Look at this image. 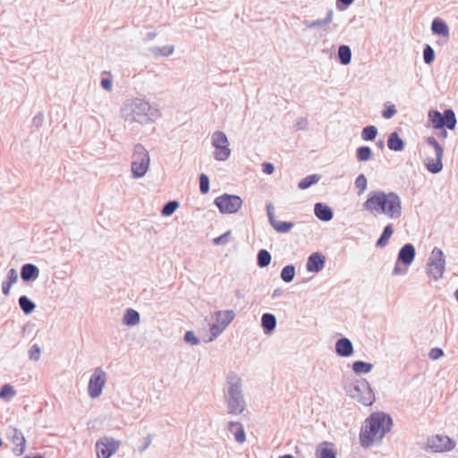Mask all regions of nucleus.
Wrapping results in <instances>:
<instances>
[{
  "instance_id": "nucleus-1",
  "label": "nucleus",
  "mask_w": 458,
  "mask_h": 458,
  "mask_svg": "<svg viewBox=\"0 0 458 458\" xmlns=\"http://www.w3.org/2000/svg\"><path fill=\"white\" fill-rule=\"evenodd\" d=\"M122 117L128 126L144 125L154 123L161 116L159 109L144 98H132L124 102L121 110Z\"/></svg>"
},
{
  "instance_id": "nucleus-2",
  "label": "nucleus",
  "mask_w": 458,
  "mask_h": 458,
  "mask_svg": "<svg viewBox=\"0 0 458 458\" xmlns=\"http://www.w3.org/2000/svg\"><path fill=\"white\" fill-rule=\"evenodd\" d=\"M363 208L371 213L384 214L391 219H397L402 216V201L394 192L370 191Z\"/></svg>"
},
{
  "instance_id": "nucleus-3",
  "label": "nucleus",
  "mask_w": 458,
  "mask_h": 458,
  "mask_svg": "<svg viewBox=\"0 0 458 458\" xmlns=\"http://www.w3.org/2000/svg\"><path fill=\"white\" fill-rule=\"evenodd\" d=\"M393 426L392 418L384 412H374L365 420L360 432V443L369 448L376 440H381Z\"/></svg>"
},
{
  "instance_id": "nucleus-4",
  "label": "nucleus",
  "mask_w": 458,
  "mask_h": 458,
  "mask_svg": "<svg viewBox=\"0 0 458 458\" xmlns=\"http://www.w3.org/2000/svg\"><path fill=\"white\" fill-rule=\"evenodd\" d=\"M224 400L228 414L240 415L246 409L242 377L235 372H229L224 387Z\"/></svg>"
},
{
  "instance_id": "nucleus-5",
  "label": "nucleus",
  "mask_w": 458,
  "mask_h": 458,
  "mask_svg": "<svg viewBox=\"0 0 458 458\" xmlns=\"http://www.w3.org/2000/svg\"><path fill=\"white\" fill-rule=\"evenodd\" d=\"M150 157L148 151L141 144H136L131 155V171L132 178H142L149 169Z\"/></svg>"
},
{
  "instance_id": "nucleus-6",
  "label": "nucleus",
  "mask_w": 458,
  "mask_h": 458,
  "mask_svg": "<svg viewBox=\"0 0 458 458\" xmlns=\"http://www.w3.org/2000/svg\"><path fill=\"white\" fill-rule=\"evenodd\" d=\"M348 394L365 406H370L375 402V394L366 379L357 380L347 389Z\"/></svg>"
},
{
  "instance_id": "nucleus-7",
  "label": "nucleus",
  "mask_w": 458,
  "mask_h": 458,
  "mask_svg": "<svg viewBox=\"0 0 458 458\" xmlns=\"http://www.w3.org/2000/svg\"><path fill=\"white\" fill-rule=\"evenodd\" d=\"M428 276L434 280H438L442 277L445 269V259L444 252L441 249L435 247L428 259Z\"/></svg>"
},
{
  "instance_id": "nucleus-8",
  "label": "nucleus",
  "mask_w": 458,
  "mask_h": 458,
  "mask_svg": "<svg viewBox=\"0 0 458 458\" xmlns=\"http://www.w3.org/2000/svg\"><path fill=\"white\" fill-rule=\"evenodd\" d=\"M428 116L435 129L446 127L449 130H454L457 123L455 114L452 109H445L443 114L437 110H430Z\"/></svg>"
},
{
  "instance_id": "nucleus-9",
  "label": "nucleus",
  "mask_w": 458,
  "mask_h": 458,
  "mask_svg": "<svg viewBox=\"0 0 458 458\" xmlns=\"http://www.w3.org/2000/svg\"><path fill=\"white\" fill-rule=\"evenodd\" d=\"M211 144L215 148L214 158L217 161H225L231 155L229 140L224 131H216L211 135Z\"/></svg>"
},
{
  "instance_id": "nucleus-10",
  "label": "nucleus",
  "mask_w": 458,
  "mask_h": 458,
  "mask_svg": "<svg viewBox=\"0 0 458 458\" xmlns=\"http://www.w3.org/2000/svg\"><path fill=\"white\" fill-rule=\"evenodd\" d=\"M214 203L222 214H235L242 208L243 201L238 195L225 193L216 197Z\"/></svg>"
},
{
  "instance_id": "nucleus-11",
  "label": "nucleus",
  "mask_w": 458,
  "mask_h": 458,
  "mask_svg": "<svg viewBox=\"0 0 458 458\" xmlns=\"http://www.w3.org/2000/svg\"><path fill=\"white\" fill-rule=\"evenodd\" d=\"M216 323L210 325L209 331L211 334L208 342L215 340L220 335L227 326L233 320L235 314L233 310H220L213 314Z\"/></svg>"
},
{
  "instance_id": "nucleus-12",
  "label": "nucleus",
  "mask_w": 458,
  "mask_h": 458,
  "mask_svg": "<svg viewBox=\"0 0 458 458\" xmlns=\"http://www.w3.org/2000/svg\"><path fill=\"white\" fill-rule=\"evenodd\" d=\"M427 143L434 148L435 158L428 157L425 165L428 172L432 174H437L443 169L442 157L444 149L434 137H428Z\"/></svg>"
},
{
  "instance_id": "nucleus-13",
  "label": "nucleus",
  "mask_w": 458,
  "mask_h": 458,
  "mask_svg": "<svg viewBox=\"0 0 458 458\" xmlns=\"http://www.w3.org/2000/svg\"><path fill=\"white\" fill-rule=\"evenodd\" d=\"M106 383V373L98 367L94 369L89 382L88 394L90 398L99 397Z\"/></svg>"
},
{
  "instance_id": "nucleus-14",
  "label": "nucleus",
  "mask_w": 458,
  "mask_h": 458,
  "mask_svg": "<svg viewBox=\"0 0 458 458\" xmlns=\"http://www.w3.org/2000/svg\"><path fill=\"white\" fill-rule=\"evenodd\" d=\"M121 442L114 437H100L96 443V453L98 458H110L118 451Z\"/></svg>"
},
{
  "instance_id": "nucleus-15",
  "label": "nucleus",
  "mask_w": 458,
  "mask_h": 458,
  "mask_svg": "<svg viewBox=\"0 0 458 458\" xmlns=\"http://www.w3.org/2000/svg\"><path fill=\"white\" fill-rule=\"evenodd\" d=\"M455 442L447 436L436 435L428 438L427 449L433 453L447 452L454 449Z\"/></svg>"
},
{
  "instance_id": "nucleus-16",
  "label": "nucleus",
  "mask_w": 458,
  "mask_h": 458,
  "mask_svg": "<svg viewBox=\"0 0 458 458\" xmlns=\"http://www.w3.org/2000/svg\"><path fill=\"white\" fill-rule=\"evenodd\" d=\"M415 254V247L411 243H406L400 249L397 260L404 266H410L414 260Z\"/></svg>"
},
{
  "instance_id": "nucleus-17",
  "label": "nucleus",
  "mask_w": 458,
  "mask_h": 458,
  "mask_svg": "<svg viewBox=\"0 0 458 458\" xmlns=\"http://www.w3.org/2000/svg\"><path fill=\"white\" fill-rule=\"evenodd\" d=\"M10 437L13 444L15 445L13 452L18 456L21 455L25 451L26 443L23 434L17 428H12L10 431Z\"/></svg>"
},
{
  "instance_id": "nucleus-18",
  "label": "nucleus",
  "mask_w": 458,
  "mask_h": 458,
  "mask_svg": "<svg viewBox=\"0 0 458 458\" xmlns=\"http://www.w3.org/2000/svg\"><path fill=\"white\" fill-rule=\"evenodd\" d=\"M335 352L341 357H349L353 352V345L350 339L342 337L335 343Z\"/></svg>"
},
{
  "instance_id": "nucleus-19",
  "label": "nucleus",
  "mask_w": 458,
  "mask_h": 458,
  "mask_svg": "<svg viewBox=\"0 0 458 458\" xmlns=\"http://www.w3.org/2000/svg\"><path fill=\"white\" fill-rule=\"evenodd\" d=\"M337 452L334 444L322 442L317 446V458H336Z\"/></svg>"
},
{
  "instance_id": "nucleus-20",
  "label": "nucleus",
  "mask_w": 458,
  "mask_h": 458,
  "mask_svg": "<svg viewBox=\"0 0 458 458\" xmlns=\"http://www.w3.org/2000/svg\"><path fill=\"white\" fill-rule=\"evenodd\" d=\"M315 271V253L310 255L308 261L303 268L299 267L298 275L303 282H307L312 279V276L310 275Z\"/></svg>"
},
{
  "instance_id": "nucleus-21",
  "label": "nucleus",
  "mask_w": 458,
  "mask_h": 458,
  "mask_svg": "<svg viewBox=\"0 0 458 458\" xmlns=\"http://www.w3.org/2000/svg\"><path fill=\"white\" fill-rule=\"evenodd\" d=\"M39 276V269L37 266L28 263L21 267V276L23 281L35 280Z\"/></svg>"
},
{
  "instance_id": "nucleus-22",
  "label": "nucleus",
  "mask_w": 458,
  "mask_h": 458,
  "mask_svg": "<svg viewBox=\"0 0 458 458\" xmlns=\"http://www.w3.org/2000/svg\"><path fill=\"white\" fill-rule=\"evenodd\" d=\"M228 430L233 434L234 439L239 444H242L246 440L243 426L240 422L231 421L228 424Z\"/></svg>"
},
{
  "instance_id": "nucleus-23",
  "label": "nucleus",
  "mask_w": 458,
  "mask_h": 458,
  "mask_svg": "<svg viewBox=\"0 0 458 458\" xmlns=\"http://www.w3.org/2000/svg\"><path fill=\"white\" fill-rule=\"evenodd\" d=\"M334 213L333 209L322 203V202H317V218L323 221V222H328L333 219Z\"/></svg>"
},
{
  "instance_id": "nucleus-24",
  "label": "nucleus",
  "mask_w": 458,
  "mask_h": 458,
  "mask_svg": "<svg viewBox=\"0 0 458 458\" xmlns=\"http://www.w3.org/2000/svg\"><path fill=\"white\" fill-rule=\"evenodd\" d=\"M18 281V273L14 268L8 271L7 280L2 284V292L4 295L8 296L12 286Z\"/></svg>"
},
{
  "instance_id": "nucleus-25",
  "label": "nucleus",
  "mask_w": 458,
  "mask_h": 458,
  "mask_svg": "<svg viewBox=\"0 0 458 458\" xmlns=\"http://www.w3.org/2000/svg\"><path fill=\"white\" fill-rule=\"evenodd\" d=\"M140 313L133 309H127L123 317V324L129 327L136 326L140 323Z\"/></svg>"
},
{
  "instance_id": "nucleus-26",
  "label": "nucleus",
  "mask_w": 458,
  "mask_h": 458,
  "mask_svg": "<svg viewBox=\"0 0 458 458\" xmlns=\"http://www.w3.org/2000/svg\"><path fill=\"white\" fill-rule=\"evenodd\" d=\"M261 327L266 334H270L276 327V318L271 313H265L261 317Z\"/></svg>"
},
{
  "instance_id": "nucleus-27",
  "label": "nucleus",
  "mask_w": 458,
  "mask_h": 458,
  "mask_svg": "<svg viewBox=\"0 0 458 458\" xmlns=\"http://www.w3.org/2000/svg\"><path fill=\"white\" fill-rule=\"evenodd\" d=\"M431 30L433 34L438 36H448L449 28L445 21L441 20L440 18H435L431 24Z\"/></svg>"
},
{
  "instance_id": "nucleus-28",
  "label": "nucleus",
  "mask_w": 458,
  "mask_h": 458,
  "mask_svg": "<svg viewBox=\"0 0 458 458\" xmlns=\"http://www.w3.org/2000/svg\"><path fill=\"white\" fill-rule=\"evenodd\" d=\"M387 147L394 151H402L404 148V142L396 131L389 134Z\"/></svg>"
},
{
  "instance_id": "nucleus-29",
  "label": "nucleus",
  "mask_w": 458,
  "mask_h": 458,
  "mask_svg": "<svg viewBox=\"0 0 458 458\" xmlns=\"http://www.w3.org/2000/svg\"><path fill=\"white\" fill-rule=\"evenodd\" d=\"M149 52L155 57L159 56H169L174 52V47L173 45H167L164 47H150Z\"/></svg>"
},
{
  "instance_id": "nucleus-30",
  "label": "nucleus",
  "mask_w": 458,
  "mask_h": 458,
  "mask_svg": "<svg viewBox=\"0 0 458 458\" xmlns=\"http://www.w3.org/2000/svg\"><path fill=\"white\" fill-rule=\"evenodd\" d=\"M337 55L343 65H347L352 61V50L347 45H341L338 47Z\"/></svg>"
},
{
  "instance_id": "nucleus-31",
  "label": "nucleus",
  "mask_w": 458,
  "mask_h": 458,
  "mask_svg": "<svg viewBox=\"0 0 458 458\" xmlns=\"http://www.w3.org/2000/svg\"><path fill=\"white\" fill-rule=\"evenodd\" d=\"M394 233V229L392 225H387L385 226L380 237L377 239L376 242V246L377 248H384L387 245L389 239Z\"/></svg>"
},
{
  "instance_id": "nucleus-32",
  "label": "nucleus",
  "mask_w": 458,
  "mask_h": 458,
  "mask_svg": "<svg viewBox=\"0 0 458 458\" xmlns=\"http://www.w3.org/2000/svg\"><path fill=\"white\" fill-rule=\"evenodd\" d=\"M373 365L371 363L356 360L352 363V369L356 374L369 373L371 371Z\"/></svg>"
},
{
  "instance_id": "nucleus-33",
  "label": "nucleus",
  "mask_w": 458,
  "mask_h": 458,
  "mask_svg": "<svg viewBox=\"0 0 458 458\" xmlns=\"http://www.w3.org/2000/svg\"><path fill=\"white\" fill-rule=\"evenodd\" d=\"M372 157V150L368 146H361L356 149V157L360 162H366Z\"/></svg>"
},
{
  "instance_id": "nucleus-34",
  "label": "nucleus",
  "mask_w": 458,
  "mask_h": 458,
  "mask_svg": "<svg viewBox=\"0 0 458 458\" xmlns=\"http://www.w3.org/2000/svg\"><path fill=\"white\" fill-rule=\"evenodd\" d=\"M19 305L25 314H30L36 306L27 296L23 295L19 298Z\"/></svg>"
},
{
  "instance_id": "nucleus-35",
  "label": "nucleus",
  "mask_w": 458,
  "mask_h": 458,
  "mask_svg": "<svg viewBox=\"0 0 458 458\" xmlns=\"http://www.w3.org/2000/svg\"><path fill=\"white\" fill-rule=\"evenodd\" d=\"M271 262V255L267 250H260L257 256V263L260 267H267Z\"/></svg>"
},
{
  "instance_id": "nucleus-36",
  "label": "nucleus",
  "mask_w": 458,
  "mask_h": 458,
  "mask_svg": "<svg viewBox=\"0 0 458 458\" xmlns=\"http://www.w3.org/2000/svg\"><path fill=\"white\" fill-rule=\"evenodd\" d=\"M17 394V392L14 390L13 386L10 384H5L0 389V399L9 401L11 398L14 397Z\"/></svg>"
},
{
  "instance_id": "nucleus-37",
  "label": "nucleus",
  "mask_w": 458,
  "mask_h": 458,
  "mask_svg": "<svg viewBox=\"0 0 458 458\" xmlns=\"http://www.w3.org/2000/svg\"><path fill=\"white\" fill-rule=\"evenodd\" d=\"M281 278L285 283H290L295 276V267L293 265L285 266L281 271Z\"/></svg>"
},
{
  "instance_id": "nucleus-38",
  "label": "nucleus",
  "mask_w": 458,
  "mask_h": 458,
  "mask_svg": "<svg viewBox=\"0 0 458 458\" xmlns=\"http://www.w3.org/2000/svg\"><path fill=\"white\" fill-rule=\"evenodd\" d=\"M377 134V129L374 125H368L363 128L361 137L364 140H373Z\"/></svg>"
},
{
  "instance_id": "nucleus-39",
  "label": "nucleus",
  "mask_w": 458,
  "mask_h": 458,
  "mask_svg": "<svg viewBox=\"0 0 458 458\" xmlns=\"http://www.w3.org/2000/svg\"><path fill=\"white\" fill-rule=\"evenodd\" d=\"M179 203L176 200H171L165 203L162 208V215L165 216H169L174 214V212L178 208Z\"/></svg>"
},
{
  "instance_id": "nucleus-40",
  "label": "nucleus",
  "mask_w": 458,
  "mask_h": 458,
  "mask_svg": "<svg viewBox=\"0 0 458 458\" xmlns=\"http://www.w3.org/2000/svg\"><path fill=\"white\" fill-rule=\"evenodd\" d=\"M435 59V51L429 45H426L423 49V60L427 64L433 63Z\"/></svg>"
},
{
  "instance_id": "nucleus-41",
  "label": "nucleus",
  "mask_w": 458,
  "mask_h": 458,
  "mask_svg": "<svg viewBox=\"0 0 458 458\" xmlns=\"http://www.w3.org/2000/svg\"><path fill=\"white\" fill-rule=\"evenodd\" d=\"M354 184L355 187L359 190L358 193L361 194L367 189V178L365 177L364 174H361L358 175V177L355 179Z\"/></svg>"
},
{
  "instance_id": "nucleus-42",
  "label": "nucleus",
  "mask_w": 458,
  "mask_h": 458,
  "mask_svg": "<svg viewBox=\"0 0 458 458\" xmlns=\"http://www.w3.org/2000/svg\"><path fill=\"white\" fill-rule=\"evenodd\" d=\"M334 16V10L327 9L325 19H317L316 24L317 27H325L331 23Z\"/></svg>"
},
{
  "instance_id": "nucleus-43",
  "label": "nucleus",
  "mask_w": 458,
  "mask_h": 458,
  "mask_svg": "<svg viewBox=\"0 0 458 458\" xmlns=\"http://www.w3.org/2000/svg\"><path fill=\"white\" fill-rule=\"evenodd\" d=\"M199 190L203 194L209 191V179L205 174H201L199 176Z\"/></svg>"
},
{
  "instance_id": "nucleus-44",
  "label": "nucleus",
  "mask_w": 458,
  "mask_h": 458,
  "mask_svg": "<svg viewBox=\"0 0 458 458\" xmlns=\"http://www.w3.org/2000/svg\"><path fill=\"white\" fill-rule=\"evenodd\" d=\"M271 225L277 232H281V233H285V232L289 231L292 227L291 223L282 222V221L278 222L276 220Z\"/></svg>"
},
{
  "instance_id": "nucleus-45",
  "label": "nucleus",
  "mask_w": 458,
  "mask_h": 458,
  "mask_svg": "<svg viewBox=\"0 0 458 458\" xmlns=\"http://www.w3.org/2000/svg\"><path fill=\"white\" fill-rule=\"evenodd\" d=\"M314 183H315V174H311V175H309V176L305 177L304 179H302L299 182L298 186L301 190H306Z\"/></svg>"
},
{
  "instance_id": "nucleus-46",
  "label": "nucleus",
  "mask_w": 458,
  "mask_h": 458,
  "mask_svg": "<svg viewBox=\"0 0 458 458\" xmlns=\"http://www.w3.org/2000/svg\"><path fill=\"white\" fill-rule=\"evenodd\" d=\"M184 341L191 345L199 344V339L194 335L192 331H187L185 333Z\"/></svg>"
},
{
  "instance_id": "nucleus-47",
  "label": "nucleus",
  "mask_w": 458,
  "mask_h": 458,
  "mask_svg": "<svg viewBox=\"0 0 458 458\" xmlns=\"http://www.w3.org/2000/svg\"><path fill=\"white\" fill-rule=\"evenodd\" d=\"M396 112L397 110L395 108V106L390 105L382 111V116L385 119H391L396 114Z\"/></svg>"
},
{
  "instance_id": "nucleus-48",
  "label": "nucleus",
  "mask_w": 458,
  "mask_h": 458,
  "mask_svg": "<svg viewBox=\"0 0 458 458\" xmlns=\"http://www.w3.org/2000/svg\"><path fill=\"white\" fill-rule=\"evenodd\" d=\"M231 231H227L224 234L220 235L219 237H216L213 240L214 244L216 245H224L228 242V236L230 235Z\"/></svg>"
},
{
  "instance_id": "nucleus-49",
  "label": "nucleus",
  "mask_w": 458,
  "mask_h": 458,
  "mask_svg": "<svg viewBox=\"0 0 458 458\" xmlns=\"http://www.w3.org/2000/svg\"><path fill=\"white\" fill-rule=\"evenodd\" d=\"M30 359L32 360H38L40 357V348L34 344L29 352Z\"/></svg>"
},
{
  "instance_id": "nucleus-50",
  "label": "nucleus",
  "mask_w": 458,
  "mask_h": 458,
  "mask_svg": "<svg viewBox=\"0 0 458 458\" xmlns=\"http://www.w3.org/2000/svg\"><path fill=\"white\" fill-rule=\"evenodd\" d=\"M443 355H444V352L440 348L431 349V351L429 352V354H428L429 358L432 360H437L440 357H442Z\"/></svg>"
},
{
  "instance_id": "nucleus-51",
  "label": "nucleus",
  "mask_w": 458,
  "mask_h": 458,
  "mask_svg": "<svg viewBox=\"0 0 458 458\" xmlns=\"http://www.w3.org/2000/svg\"><path fill=\"white\" fill-rule=\"evenodd\" d=\"M325 261V256L319 252H317V273L324 267Z\"/></svg>"
},
{
  "instance_id": "nucleus-52",
  "label": "nucleus",
  "mask_w": 458,
  "mask_h": 458,
  "mask_svg": "<svg viewBox=\"0 0 458 458\" xmlns=\"http://www.w3.org/2000/svg\"><path fill=\"white\" fill-rule=\"evenodd\" d=\"M354 0H337V6L340 10L347 8Z\"/></svg>"
},
{
  "instance_id": "nucleus-53",
  "label": "nucleus",
  "mask_w": 458,
  "mask_h": 458,
  "mask_svg": "<svg viewBox=\"0 0 458 458\" xmlns=\"http://www.w3.org/2000/svg\"><path fill=\"white\" fill-rule=\"evenodd\" d=\"M400 262H398V260L396 261L395 263V266L394 267V270H393V275L394 276H398V275H405L406 274V269L404 268H402L399 265Z\"/></svg>"
},
{
  "instance_id": "nucleus-54",
  "label": "nucleus",
  "mask_w": 458,
  "mask_h": 458,
  "mask_svg": "<svg viewBox=\"0 0 458 458\" xmlns=\"http://www.w3.org/2000/svg\"><path fill=\"white\" fill-rule=\"evenodd\" d=\"M112 81L108 78H103L101 80V86L106 89L107 91H111L112 90Z\"/></svg>"
},
{
  "instance_id": "nucleus-55",
  "label": "nucleus",
  "mask_w": 458,
  "mask_h": 458,
  "mask_svg": "<svg viewBox=\"0 0 458 458\" xmlns=\"http://www.w3.org/2000/svg\"><path fill=\"white\" fill-rule=\"evenodd\" d=\"M262 167H263L262 171H263L265 174H273V172H274V170H275V167H274L273 164H271V163H264V164L262 165Z\"/></svg>"
},
{
  "instance_id": "nucleus-56",
  "label": "nucleus",
  "mask_w": 458,
  "mask_h": 458,
  "mask_svg": "<svg viewBox=\"0 0 458 458\" xmlns=\"http://www.w3.org/2000/svg\"><path fill=\"white\" fill-rule=\"evenodd\" d=\"M267 216H268L270 224L274 223V221H275L274 207L272 204L267 205Z\"/></svg>"
},
{
  "instance_id": "nucleus-57",
  "label": "nucleus",
  "mask_w": 458,
  "mask_h": 458,
  "mask_svg": "<svg viewBox=\"0 0 458 458\" xmlns=\"http://www.w3.org/2000/svg\"><path fill=\"white\" fill-rule=\"evenodd\" d=\"M151 441H152L151 437H150V436H148V437L144 439V445H143V446H142V447H140V448H139V450H140V452L145 451V450L149 446V445L151 444Z\"/></svg>"
},
{
  "instance_id": "nucleus-58",
  "label": "nucleus",
  "mask_w": 458,
  "mask_h": 458,
  "mask_svg": "<svg viewBox=\"0 0 458 458\" xmlns=\"http://www.w3.org/2000/svg\"><path fill=\"white\" fill-rule=\"evenodd\" d=\"M283 293H284L283 289H281V288H277V289H276V290L273 292V293H272V298H273V299H277V298H279V297L283 294Z\"/></svg>"
},
{
  "instance_id": "nucleus-59",
  "label": "nucleus",
  "mask_w": 458,
  "mask_h": 458,
  "mask_svg": "<svg viewBox=\"0 0 458 458\" xmlns=\"http://www.w3.org/2000/svg\"><path fill=\"white\" fill-rule=\"evenodd\" d=\"M156 35H157V34H156V32H148V33L146 35L145 39H146V40H152V39H154V38H155Z\"/></svg>"
},
{
  "instance_id": "nucleus-60",
  "label": "nucleus",
  "mask_w": 458,
  "mask_h": 458,
  "mask_svg": "<svg viewBox=\"0 0 458 458\" xmlns=\"http://www.w3.org/2000/svg\"><path fill=\"white\" fill-rule=\"evenodd\" d=\"M378 147L382 149L384 148L385 147V144H384V141L380 140L378 143H377Z\"/></svg>"
},
{
  "instance_id": "nucleus-61",
  "label": "nucleus",
  "mask_w": 458,
  "mask_h": 458,
  "mask_svg": "<svg viewBox=\"0 0 458 458\" xmlns=\"http://www.w3.org/2000/svg\"><path fill=\"white\" fill-rule=\"evenodd\" d=\"M280 458H293V457L290 454H285V455L281 456Z\"/></svg>"
},
{
  "instance_id": "nucleus-62",
  "label": "nucleus",
  "mask_w": 458,
  "mask_h": 458,
  "mask_svg": "<svg viewBox=\"0 0 458 458\" xmlns=\"http://www.w3.org/2000/svg\"><path fill=\"white\" fill-rule=\"evenodd\" d=\"M25 458H44L43 456L41 455H38V456H34V457H30V456H27Z\"/></svg>"
},
{
  "instance_id": "nucleus-63",
  "label": "nucleus",
  "mask_w": 458,
  "mask_h": 458,
  "mask_svg": "<svg viewBox=\"0 0 458 458\" xmlns=\"http://www.w3.org/2000/svg\"><path fill=\"white\" fill-rule=\"evenodd\" d=\"M235 294H236L237 297H240L241 296V292L240 291H236Z\"/></svg>"
},
{
  "instance_id": "nucleus-64",
  "label": "nucleus",
  "mask_w": 458,
  "mask_h": 458,
  "mask_svg": "<svg viewBox=\"0 0 458 458\" xmlns=\"http://www.w3.org/2000/svg\"><path fill=\"white\" fill-rule=\"evenodd\" d=\"M316 181H317V182H318V181H319V177L318 175H317Z\"/></svg>"
}]
</instances>
